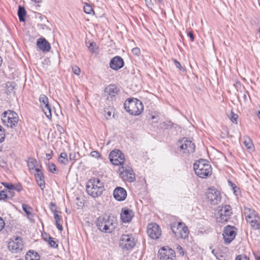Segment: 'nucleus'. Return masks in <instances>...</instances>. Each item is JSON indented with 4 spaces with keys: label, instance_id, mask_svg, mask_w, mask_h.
<instances>
[{
    "label": "nucleus",
    "instance_id": "f257e3e1",
    "mask_svg": "<svg viewBox=\"0 0 260 260\" xmlns=\"http://www.w3.org/2000/svg\"><path fill=\"white\" fill-rule=\"evenodd\" d=\"M193 169L196 175L201 178H207L212 174L211 166L205 159H200L194 162Z\"/></svg>",
    "mask_w": 260,
    "mask_h": 260
},
{
    "label": "nucleus",
    "instance_id": "f03ea898",
    "mask_svg": "<svg viewBox=\"0 0 260 260\" xmlns=\"http://www.w3.org/2000/svg\"><path fill=\"white\" fill-rule=\"evenodd\" d=\"M87 193L93 198L100 196L104 190V185L98 178H93L89 180L86 186Z\"/></svg>",
    "mask_w": 260,
    "mask_h": 260
},
{
    "label": "nucleus",
    "instance_id": "7ed1b4c3",
    "mask_svg": "<svg viewBox=\"0 0 260 260\" xmlns=\"http://www.w3.org/2000/svg\"><path fill=\"white\" fill-rule=\"evenodd\" d=\"M124 109L127 112L132 115H139L143 111L142 103L137 99H129L124 104Z\"/></svg>",
    "mask_w": 260,
    "mask_h": 260
},
{
    "label": "nucleus",
    "instance_id": "20e7f679",
    "mask_svg": "<svg viewBox=\"0 0 260 260\" xmlns=\"http://www.w3.org/2000/svg\"><path fill=\"white\" fill-rule=\"evenodd\" d=\"M98 229L102 232L111 233L115 228V220L110 217H99L96 221Z\"/></svg>",
    "mask_w": 260,
    "mask_h": 260
},
{
    "label": "nucleus",
    "instance_id": "39448f33",
    "mask_svg": "<svg viewBox=\"0 0 260 260\" xmlns=\"http://www.w3.org/2000/svg\"><path fill=\"white\" fill-rule=\"evenodd\" d=\"M2 120L4 125L8 127L13 128L17 126L19 118L16 113L8 110L3 113Z\"/></svg>",
    "mask_w": 260,
    "mask_h": 260
},
{
    "label": "nucleus",
    "instance_id": "423d86ee",
    "mask_svg": "<svg viewBox=\"0 0 260 260\" xmlns=\"http://www.w3.org/2000/svg\"><path fill=\"white\" fill-rule=\"evenodd\" d=\"M244 214L247 222L254 229L259 228L260 219L255 211L249 208H244Z\"/></svg>",
    "mask_w": 260,
    "mask_h": 260
},
{
    "label": "nucleus",
    "instance_id": "0eeeda50",
    "mask_svg": "<svg viewBox=\"0 0 260 260\" xmlns=\"http://www.w3.org/2000/svg\"><path fill=\"white\" fill-rule=\"evenodd\" d=\"M232 214L231 207L229 205L222 206L216 214V221L221 223L228 221Z\"/></svg>",
    "mask_w": 260,
    "mask_h": 260
},
{
    "label": "nucleus",
    "instance_id": "6e6552de",
    "mask_svg": "<svg viewBox=\"0 0 260 260\" xmlns=\"http://www.w3.org/2000/svg\"><path fill=\"white\" fill-rule=\"evenodd\" d=\"M171 230L175 235L181 239H185L188 236L189 231L184 223L179 222L174 223Z\"/></svg>",
    "mask_w": 260,
    "mask_h": 260
},
{
    "label": "nucleus",
    "instance_id": "1a4fd4ad",
    "mask_svg": "<svg viewBox=\"0 0 260 260\" xmlns=\"http://www.w3.org/2000/svg\"><path fill=\"white\" fill-rule=\"evenodd\" d=\"M24 244L22 239L19 237H14L10 239L8 243V248L12 253H17L21 251Z\"/></svg>",
    "mask_w": 260,
    "mask_h": 260
},
{
    "label": "nucleus",
    "instance_id": "9d476101",
    "mask_svg": "<svg viewBox=\"0 0 260 260\" xmlns=\"http://www.w3.org/2000/svg\"><path fill=\"white\" fill-rule=\"evenodd\" d=\"M206 196L208 202L212 205H217L221 201L220 192L214 187H210L207 190Z\"/></svg>",
    "mask_w": 260,
    "mask_h": 260
},
{
    "label": "nucleus",
    "instance_id": "9b49d317",
    "mask_svg": "<svg viewBox=\"0 0 260 260\" xmlns=\"http://www.w3.org/2000/svg\"><path fill=\"white\" fill-rule=\"evenodd\" d=\"M180 151L185 154L188 155L194 151L195 146L192 142L186 138H183L178 142Z\"/></svg>",
    "mask_w": 260,
    "mask_h": 260
},
{
    "label": "nucleus",
    "instance_id": "f8f14e48",
    "mask_svg": "<svg viewBox=\"0 0 260 260\" xmlns=\"http://www.w3.org/2000/svg\"><path fill=\"white\" fill-rule=\"evenodd\" d=\"M119 172L120 176L124 181L132 182L135 180V175L132 168L128 166L120 167Z\"/></svg>",
    "mask_w": 260,
    "mask_h": 260
},
{
    "label": "nucleus",
    "instance_id": "ddd939ff",
    "mask_svg": "<svg viewBox=\"0 0 260 260\" xmlns=\"http://www.w3.org/2000/svg\"><path fill=\"white\" fill-rule=\"evenodd\" d=\"M158 257L159 260H175L176 254L169 247H162L158 250Z\"/></svg>",
    "mask_w": 260,
    "mask_h": 260
},
{
    "label": "nucleus",
    "instance_id": "4468645a",
    "mask_svg": "<svg viewBox=\"0 0 260 260\" xmlns=\"http://www.w3.org/2000/svg\"><path fill=\"white\" fill-rule=\"evenodd\" d=\"M104 93L107 100L113 101L120 93V89L115 84H110L105 88Z\"/></svg>",
    "mask_w": 260,
    "mask_h": 260
},
{
    "label": "nucleus",
    "instance_id": "2eb2a0df",
    "mask_svg": "<svg viewBox=\"0 0 260 260\" xmlns=\"http://www.w3.org/2000/svg\"><path fill=\"white\" fill-rule=\"evenodd\" d=\"M39 102L40 104V107L46 116L49 120L51 119V110L48 98L44 94H41L39 98Z\"/></svg>",
    "mask_w": 260,
    "mask_h": 260
},
{
    "label": "nucleus",
    "instance_id": "dca6fc26",
    "mask_svg": "<svg viewBox=\"0 0 260 260\" xmlns=\"http://www.w3.org/2000/svg\"><path fill=\"white\" fill-rule=\"evenodd\" d=\"M147 233L149 237L152 239H158L161 235V231L159 225L155 223L148 224Z\"/></svg>",
    "mask_w": 260,
    "mask_h": 260
},
{
    "label": "nucleus",
    "instance_id": "f3484780",
    "mask_svg": "<svg viewBox=\"0 0 260 260\" xmlns=\"http://www.w3.org/2000/svg\"><path fill=\"white\" fill-rule=\"evenodd\" d=\"M109 157L111 162L114 165H121L125 160L124 154L118 150L112 151Z\"/></svg>",
    "mask_w": 260,
    "mask_h": 260
},
{
    "label": "nucleus",
    "instance_id": "a211bd4d",
    "mask_svg": "<svg viewBox=\"0 0 260 260\" xmlns=\"http://www.w3.org/2000/svg\"><path fill=\"white\" fill-rule=\"evenodd\" d=\"M236 235V229L233 226H226L223 231V237L224 242L231 243L235 238Z\"/></svg>",
    "mask_w": 260,
    "mask_h": 260
},
{
    "label": "nucleus",
    "instance_id": "6ab92c4d",
    "mask_svg": "<svg viewBox=\"0 0 260 260\" xmlns=\"http://www.w3.org/2000/svg\"><path fill=\"white\" fill-rule=\"evenodd\" d=\"M120 245L122 248L124 249H131L135 245V239L134 237L131 235H122L120 239Z\"/></svg>",
    "mask_w": 260,
    "mask_h": 260
},
{
    "label": "nucleus",
    "instance_id": "aec40b11",
    "mask_svg": "<svg viewBox=\"0 0 260 260\" xmlns=\"http://www.w3.org/2000/svg\"><path fill=\"white\" fill-rule=\"evenodd\" d=\"M124 66L123 59L119 56L114 57L110 61V67L113 70L117 71Z\"/></svg>",
    "mask_w": 260,
    "mask_h": 260
},
{
    "label": "nucleus",
    "instance_id": "412c9836",
    "mask_svg": "<svg viewBox=\"0 0 260 260\" xmlns=\"http://www.w3.org/2000/svg\"><path fill=\"white\" fill-rule=\"evenodd\" d=\"M127 196L126 190L121 187H117L113 191V197L118 201H124Z\"/></svg>",
    "mask_w": 260,
    "mask_h": 260
},
{
    "label": "nucleus",
    "instance_id": "4be33fe9",
    "mask_svg": "<svg viewBox=\"0 0 260 260\" xmlns=\"http://www.w3.org/2000/svg\"><path fill=\"white\" fill-rule=\"evenodd\" d=\"M134 216V213L132 210L128 208H123L120 214V218L122 222H129Z\"/></svg>",
    "mask_w": 260,
    "mask_h": 260
},
{
    "label": "nucleus",
    "instance_id": "5701e85b",
    "mask_svg": "<svg viewBox=\"0 0 260 260\" xmlns=\"http://www.w3.org/2000/svg\"><path fill=\"white\" fill-rule=\"evenodd\" d=\"M37 45L43 52H48L51 48L49 43L44 38L39 39Z\"/></svg>",
    "mask_w": 260,
    "mask_h": 260
},
{
    "label": "nucleus",
    "instance_id": "b1692460",
    "mask_svg": "<svg viewBox=\"0 0 260 260\" xmlns=\"http://www.w3.org/2000/svg\"><path fill=\"white\" fill-rule=\"evenodd\" d=\"M27 166L29 170L32 173H34L41 169V166L39 164L37 160L33 158H29L28 159Z\"/></svg>",
    "mask_w": 260,
    "mask_h": 260
},
{
    "label": "nucleus",
    "instance_id": "393cba45",
    "mask_svg": "<svg viewBox=\"0 0 260 260\" xmlns=\"http://www.w3.org/2000/svg\"><path fill=\"white\" fill-rule=\"evenodd\" d=\"M37 183L42 190H43L45 187L44 177L41 171V169L34 172Z\"/></svg>",
    "mask_w": 260,
    "mask_h": 260
},
{
    "label": "nucleus",
    "instance_id": "a878e982",
    "mask_svg": "<svg viewBox=\"0 0 260 260\" xmlns=\"http://www.w3.org/2000/svg\"><path fill=\"white\" fill-rule=\"evenodd\" d=\"M43 237L44 240L47 242L50 247L53 248H57L58 247V241L57 240L50 237L47 234L43 235Z\"/></svg>",
    "mask_w": 260,
    "mask_h": 260
},
{
    "label": "nucleus",
    "instance_id": "bb28decb",
    "mask_svg": "<svg viewBox=\"0 0 260 260\" xmlns=\"http://www.w3.org/2000/svg\"><path fill=\"white\" fill-rule=\"evenodd\" d=\"M52 211L54 214L55 221V224L58 229L60 232H61L63 230L61 223V217L59 215V212L57 211L56 210H53Z\"/></svg>",
    "mask_w": 260,
    "mask_h": 260
},
{
    "label": "nucleus",
    "instance_id": "cd10ccee",
    "mask_svg": "<svg viewBox=\"0 0 260 260\" xmlns=\"http://www.w3.org/2000/svg\"><path fill=\"white\" fill-rule=\"evenodd\" d=\"M26 260H40V256L33 250H29L25 255Z\"/></svg>",
    "mask_w": 260,
    "mask_h": 260
},
{
    "label": "nucleus",
    "instance_id": "c85d7f7f",
    "mask_svg": "<svg viewBox=\"0 0 260 260\" xmlns=\"http://www.w3.org/2000/svg\"><path fill=\"white\" fill-rule=\"evenodd\" d=\"M18 15L20 22H24L25 21L26 11L23 7H22L21 6L19 7L18 11Z\"/></svg>",
    "mask_w": 260,
    "mask_h": 260
},
{
    "label": "nucleus",
    "instance_id": "c756f323",
    "mask_svg": "<svg viewBox=\"0 0 260 260\" xmlns=\"http://www.w3.org/2000/svg\"><path fill=\"white\" fill-rule=\"evenodd\" d=\"M58 162L62 165H67L68 162V155L66 153H61L58 157Z\"/></svg>",
    "mask_w": 260,
    "mask_h": 260
},
{
    "label": "nucleus",
    "instance_id": "7c9ffc66",
    "mask_svg": "<svg viewBox=\"0 0 260 260\" xmlns=\"http://www.w3.org/2000/svg\"><path fill=\"white\" fill-rule=\"evenodd\" d=\"M244 144L246 148L249 151H252L253 150V144L252 143V140L250 138H247L245 139L244 142Z\"/></svg>",
    "mask_w": 260,
    "mask_h": 260
},
{
    "label": "nucleus",
    "instance_id": "2f4dec72",
    "mask_svg": "<svg viewBox=\"0 0 260 260\" xmlns=\"http://www.w3.org/2000/svg\"><path fill=\"white\" fill-rule=\"evenodd\" d=\"M87 47L89 50L92 52V53H95L97 52L98 51V47L95 43L94 42H90L89 43V45H87Z\"/></svg>",
    "mask_w": 260,
    "mask_h": 260
},
{
    "label": "nucleus",
    "instance_id": "473e14b6",
    "mask_svg": "<svg viewBox=\"0 0 260 260\" xmlns=\"http://www.w3.org/2000/svg\"><path fill=\"white\" fill-rule=\"evenodd\" d=\"M84 11L86 14H91L93 12V10L89 4L86 3L84 6Z\"/></svg>",
    "mask_w": 260,
    "mask_h": 260
},
{
    "label": "nucleus",
    "instance_id": "72a5a7b5",
    "mask_svg": "<svg viewBox=\"0 0 260 260\" xmlns=\"http://www.w3.org/2000/svg\"><path fill=\"white\" fill-rule=\"evenodd\" d=\"M22 207L23 210L25 212L27 215L29 217L30 215H31V208L26 204H22Z\"/></svg>",
    "mask_w": 260,
    "mask_h": 260
},
{
    "label": "nucleus",
    "instance_id": "f704fd0d",
    "mask_svg": "<svg viewBox=\"0 0 260 260\" xmlns=\"http://www.w3.org/2000/svg\"><path fill=\"white\" fill-rule=\"evenodd\" d=\"M56 129L57 133V137L61 139V135L64 133L63 128L59 125L57 124L56 126Z\"/></svg>",
    "mask_w": 260,
    "mask_h": 260
},
{
    "label": "nucleus",
    "instance_id": "c9c22d12",
    "mask_svg": "<svg viewBox=\"0 0 260 260\" xmlns=\"http://www.w3.org/2000/svg\"><path fill=\"white\" fill-rule=\"evenodd\" d=\"M238 116L236 114H234L233 112H231V116L230 117V120L234 124H237V119Z\"/></svg>",
    "mask_w": 260,
    "mask_h": 260
},
{
    "label": "nucleus",
    "instance_id": "e433bc0d",
    "mask_svg": "<svg viewBox=\"0 0 260 260\" xmlns=\"http://www.w3.org/2000/svg\"><path fill=\"white\" fill-rule=\"evenodd\" d=\"M146 4L148 7L152 9L154 8L156 11H158V9L155 8L153 4L152 3L151 0H145Z\"/></svg>",
    "mask_w": 260,
    "mask_h": 260
},
{
    "label": "nucleus",
    "instance_id": "4c0bfd02",
    "mask_svg": "<svg viewBox=\"0 0 260 260\" xmlns=\"http://www.w3.org/2000/svg\"><path fill=\"white\" fill-rule=\"evenodd\" d=\"M5 134L2 127L0 125V143L3 142L5 139Z\"/></svg>",
    "mask_w": 260,
    "mask_h": 260
},
{
    "label": "nucleus",
    "instance_id": "58836bf2",
    "mask_svg": "<svg viewBox=\"0 0 260 260\" xmlns=\"http://www.w3.org/2000/svg\"><path fill=\"white\" fill-rule=\"evenodd\" d=\"M48 169L50 172H51L52 173H54L55 171H56V166H55V165L54 164H52V163L48 164Z\"/></svg>",
    "mask_w": 260,
    "mask_h": 260
},
{
    "label": "nucleus",
    "instance_id": "ea45409f",
    "mask_svg": "<svg viewBox=\"0 0 260 260\" xmlns=\"http://www.w3.org/2000/svg\"><path fill=\"white\" fill-rule=\"evenodd\" d=\"M7 198V194L6 191H0V200H4Z\"/></svg>",
    "mask_w": 260,
    "mask_h": 260
},
{
    "label": "nucleus",
    "instance_id": "a19ab883",
    "mask_svg": "<svg viewBox=\"0 0 260 260\" xmlns=\"http://www.w3.org/2000/svg\"><path fill=\"white\" fill-rule=\"evenodd\" d=\"M72 70L75 74L77 75H80L81 71L79 67L77 66L73 67L72 68Z\"/></svg>",
    "mask_w": 260,
    "mask_h": 260
},
{
    "label": "nucleus",
    "instance_id": "79ce46f5",
    "mask_svg": "<svg viewBox=\"0 0 260 260\" xmlns=\"http://www.w3.org/2000/svg\"><path fill=\"white\" fill-rule=\"evenodd\" d=\"M132 53L136 56H139L140 54V50L138 47H135L132 50Z\"/></svg>",
    "mask_w": 260,
    "mask_h": 260
},
{
    "label": "nucleus",
    "instance_id": "37998d69",
    "mask_svg": "<svg viewBox=\"0 0 260 260\" xmlns=\"http://www.w3.org/2000/svg\"><path fill=\"white\" fill-rule=\"evenodd\" d=\"M235 260H249V258L244 255H239L237 256Z\"/></svg>",
    "mask_w": 260,
    "mask_h": 260
},
{
    "label": "nucleus",
    "instance_id": "c03bdc74",
    "mask_svg": "<svg viewBox=\"0 0 260 260\" xmlns=\"http://www.w3.org/2000/svg\"><path fill=\"white\" fill-rule=\"evenodd\" d=\"M176 250L180 255H183L184 254L183 249L180 245L178 244L176 245Z\"/></svg>",
    "mask_w": 260,
    "mask_h": 260
},
{
    "label": "nucleus",
    "instance_id": "a18cd8bd",
    "mask_svg": "<svg viewBox=\"0 0 260 260\" xmlns=\"http://www.w3.org/2000/svg\"><path fill=\"white\" fill-rule=\"evenodd\" d=\"M2 184L6 188L9 189H14L15 187L12 184H8L7 183H2Z\"/></svg>",
    "mask_w": 260,
    "mask_h": 260
},
{
    "label": "nucleus",
    "instance_id": "49530a36",
    "mask_svg": "<svg viewBox=\"0 0 260 260\" xmlns=\"http://www.w3.org/2000/svg\"><path fill=\"white\" fill-rule=\"evenodd\" d=\"M174 63L178 69H179L180 70H184V69L182 67L180 63L178 62L177 60L174 59Z\"/></svg>",
    "mask_w": 260,
    "mask_h": 260
},
{
    "label": "nucleus",
    "instance_id": "de8ad7c7",
    "mask_svg": "<svg viewBox=\"0 0 260 260\" xmlns=\"http://www.w3.org/2000/svg\"><path fill=\"white\" fill-rule=\"evenodd\" d=\"M91 155L92 157L98 158L100 157V156H101L100 153L96 151H93L91 152Z\"/></svg>",
    "mask_w": 260,
    "mask_h": 260
},
{
    "label": "nucleus",
    "instance_id": "09e8293b",
    "mask_svg": "<svg viewBox=\"0 0 260 260\" xmlns=\"http://www.w3.org/2000/svg\"><path fill=\"white\" fill-rule=\"evenodd\" d=\"M5 222L3 219L0 217V231H1L5 227Z\"/></svg>",
    "mask_w": 260,
    "mask_h": 260
},
{
    "label": "nucleus",
    "instance_id": "8fccbe9b",
    "mask_svg": "<svg viewBox=\"0 0 260 260\" xmlns=\"http://www.w3.org/2000/svg\"><path fill=\"white\" fill-rule=\"evenodd\" d=\"M76 157V154L75 152L71 153L69 155V158L70 160H74Z\"/></svg>",
    "mask_w": 260,
    "mask_h": 260
},
{
    "label": "nucleus",
    "instance_id": "3c124183",
    "mask_svg": "<svg viewBox=\"0 0 260 260\" xmlns=\"http://www.w3.org/2000/svg\"><path fill=\"white\" fill-rule=\"evenodd\" d=\"M0 166L5 168L7 166L6 162L0 157Z\"/></svg>",
    "mask_w": 260,
    "mask_h": 260
},
{
    "label": "nucleus",
    "instance_id": "603ef678",
    "mask_svg": "<svg viewBox=\"0 0 260 260\" xmlns=\"http://www.w3.org/2000/svg\"><path fill=\"white\" fill-rule=\"evenodd\" d=\"M188 36L189 37L190 40L191 42L194 41V36L191 32H189L188 33Z\"/></svg>",
    "mask_w": 260,
    "mask_h": 260
},
{
    "label": "nucleus",
    "instance_id": "864d4df0",
    "mask_svg": "<svg viewBox=\"0 0 260 260\" xmlns=\"http://www.w3.org/2000/svg\"><path fill=\"white\" fill-rule=\"evenodd\" d=\"M32 2L37 4L41 2L42 0H31Z\"/></svg>",
    "mask_w": 260,
    "mask_h": 260
},
{
    "label": "nucleus",
    "instance_id": "5fc2aeb1",
    "mask_svg": "<svg viewBox=\"0 0 260 260\" xmlns=\"http://www.w3.org/2000/svg\"><path fill=\"white\" fill-rule=\"evenodd\" d=\"M243 99L245 102H246L247 101V97L245 94L243 95Z\"/></svg>",
    "mask_w": 260,
    "mask_h": 260
},
{
    "label": "nucleus",
    "instance_id": "6e6d98bb",
    "mask_svg": "<svg viewBox=\"0 0 260 260\" xmlns=\"http://www.w3.org/2000/svg\"><path fill=\"white\" fill-rule=\"evenodd\" d=\"M257 116L259 119L260 120V110H258L257 112Z\"/></svg>",
    "mask_w": 260,
    "mask_h": 260
},
{
    "label": "nucleus",
    "instance_id": "4d7b16f0",
    "mask_svg": "<svg viewBox=\"0 0 260 260\" xmlns=\"http://www.w3.org/2000/svg\"><path fill=\"white\" fill-rule=\"evenodd\" d=\"M107 114L109 117H110L112 116V113L110 111L107 112Z\"/></svg>",
    "mask_w": 260,
    "mask_h": 260
},
{
    "label": "nucleus",
    "instance_id": "13d9d810",
    "mask_svg": "<svg viewBox=\"0 0 260 260\" xmlns=\"http://www.w3.org/2000/svg\"><path fill=\"white\" fill-rule=\"evenodd\" d=\"M47 158L49 159L51 157V154H46Z\"/></svg>",
    "mask_w": 260,
    "mask_h": 260
},
{
    "label": "nucleus",
    "instance_id": "bf43d9fd",
    "mask_svg": "<svg viewBox=\"0 0 260 260\" xmlns=\"http://www.w3.org/2000/svg\"><path fill=\"white\" fill-rule=\"evenodd\" d=\"M157 1L159 4H161L162 3V0H157Z\"/></svg>",
    "mask_w": 260,
    "mask_h": 260
},
{
    "label": "nucleus",
    "instance_id": "052dcab7",
    "mask_svg": "<svg viewBox=\"0 0 260 260\" xmlns=\"http://www.w3.org/2000/svg\"><path fill=\"white\" fill-rule=\"evenodd\" d=\"M232 186H233V189H234V188H235V187H236V186H235V185H234V184H233V185H232Z\"/></svg>",
    "mask_w": 260,
    "mask_h": 260
},
{
    "label": "nucleus",
    "instance_id": "680f3d73",
    "mask_svg": "<svg viewBox=\"0 0 260 260\" xmlns=\"http://www.w3.org/2000/svg\"><path fill=\"white\" fill-rule=\"evenodd\" d=\"M151 118H152V119H154V118H155V116H152L151 117Z\"/></svg>",
    "mask_w": 260,
    "mask_h": 260
},
{
    "label": "nucleus",
    "instance_id": "e2e57ef3",
    "mask_svg": "<svg viewBox=\"0 0 260 260\" xmlns=\"http://www.w3.org/2000/svg\"><path fill=\"white\" fill-rule=\"evenodd\" d=\"M256 260H260V256H259L258 257H257V259Z\"/></svg>",
    "mask_w": 260,
    "mask_h": 260
},
{
    "label": "nucleus",
    "instance_id": "0e129e2a",
    "mask_svg": "<svg viewBox=\"0 0 260 260\" xmlns=\"http://www.w3.org/2000/svg\"><path fill=\"white\" fill-rule=\"evenodd\" d=\"M237 84L240 85V82H237Z\"/></svg>",
    "mask_w": 260,
    "mask_h": 260
},
{
    "label": "nucleus",
    "instance_id": "69168bd1",
    "mask_svg": "<svg viewBox=\"0 0 260 260\" xmlns=\"http://www.w3.org/2000/svg\"><path fill=\"white\" fill-rule=\"evenodd\" d=\"M258 31L259 32V35H260V28H259V29H258Z\"/></svg>",
    "mask_w": 260,
    "mask_h": 260
}]
</instances>
